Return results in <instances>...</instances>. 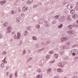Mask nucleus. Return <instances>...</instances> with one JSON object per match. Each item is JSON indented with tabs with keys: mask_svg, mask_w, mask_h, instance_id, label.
<instances>
[{
	"mask_svg": "<svg viewBox=\"0 0 78 78\" xmlns=\"http://www.w3.org/2000/svg\"><path fill=\"white\" fill-rule=\"evenodd\" d=\"M21 16H23V14H21Z\"/></svg>",
	"mask_w": 78,
	"mask_h": 78,
	"instance_id": "nucleus-54",
	"label": "nucleus"
},
{
	"mask_svg": "<svg viewBox=\"0 0 78 78\" xmlns=\"http://www.w3.org/2000/svg\"><path fill=\"white\" fill-rule=\"evenodd\" d=\"M73 27H74L75 28H76V27H78V25L75 24H74L73 25Z\"/></svg>",
	"mask_w": 78,
	"mask_h": 78,
	"instance_id": "nucleus-17",
	"label": "nucleus"
},
{
	"mask_svg": "<svg viewBox=\"0 0 78 78\" xmlns=\"http://www.w3.org/2000/svg\"><path fill=\"white\" fill-rule=\"evenodd\" d=\"M37 7V5H34V8H36Z\"/></svg>",
	"mask_w": 78,
	"mask_h": 78,
	"instance_id": "nucleus-32",
	"label": "nucleus"
},
{
	"mask_svg": "<svg viewBox=\"0 0 78 78\" xmlns=\"http://www.w3.org/2000/svg\"><path fill=\"white\" fill-rule=\"evenodd\" d=\"M53 53V51H50V54H52V53Z\"/></svg>",
	"mask_w": 78,
	"mask_h": 78,
	"instance_id": "nucleus-38",
	"label": "nucleus"
},
{
	"mask_svg": "<svg viewBox=\"0 0 78 78\" xmlns=\"http://www.w3.org/2000/svg\"><path fill=\"white\" fill-rule=\"evenodd\" d=\"M76 55H78V51H76Z\"/></svg>",
	"mask_w": 78,
	"mask_h": 78,
	"instance_id": "nucleus-39",
	"label": "nucleus"
},
{
	"mask_svg": "<svg viewBox=\"0 0 78 78\" xmlns=\"http://www.w3.org/2000/svg\"><path fill=\"white\" fill-rule=\"evenodd\" d=\"M3 65H4V64L3 63H2L1 64V66L3 67Z\"/></svg>",
	"mask_w": 78,
	"mask_h": 78,
	"instance_id": "nucleus-41",
	"label": "nucleus"
},
{
	"mask_svg": "<svg viewBox=\"0 0 78 78\" xmlns=\"http://www.w3.org/2000/svg\"><path fill=\"white\" fill-rule=\"evenodd\" d=\"M16 20L17 23L19 22H20V18H17Z\"/></svg>",
	"mask_w": 78,
	"mask_h": 78,
	"instance_id": "nucleus-20",
	"label": "nucleus"
},
{
	"mask_svg": "<svg viewBox=\"0 0 78 78\" xmlns=\"http://www.w3.org/2000/svg\"><path fill=\"white\" fill-rule=\"evenodd\" d=\"M58 56H59V55H57L56 54H54V57L56 58V59L58 58Z\"/></svg>",
	"mask_w": 78,
	"mask_h": 78,
	"instance_id": "nucleus-14",
	"label": "nucleus"
},
{
	"mask_svg": "<svg viewBox=\"0 0 78 78\" xmlns=\"http://www.w3.org/2000/svg\"><path fill=\"white\" fill-rule=\"evenodd\" d=\"M71 78H78V77L75 76H74L73 77Z\"/></svg>",
	"mask_w": 78,
	"mask_h": 78,
	"instance_id": "nucleus-31",
	"label": "nucleus"
},
{
	"mask_svg": "<svg viewBox=\"0 0 78 78\" xmlns=\"http://www.w3.org/2000/svg\"><path fill=\"white\" fill-rule=\"evenodd\" d=\"M5 3H6V1H4L3 2L2 1L0 2V4L1 5H3Z\"/></svg>",
	"mask_w": 78,
	"mask_h": 78,
	"instance_id": "nucleus-16",
	"label": "nucleus"
},
{
	"mask_svg": "<svg viewBox=\"0 0 78 78\" xmlns=\"http://www.w3.org/2000/svg\"><path fill=\"white\" fill-rule=\"evenodd\" d=\"M6 52L5 51H4L3 53V55H6Z\"/></svg>",
	"mask_w": 78,
	"mask_h": 78,
	"instance_id": "nucleus-33",
	"label": "nucleus"
},
{
	"mask_svg": "<svg viewBox=\"0 0 78 78\" xmlns=\"http://www.w3.org/2000/svg\"><path fill=\"white\" fill-rule=\"evenodd\" d=\"M36 27L37 28H39L40 27L39 25H37V26H36Z\"/></svg>",
	"mask_w": 78,
	"mask_h": 78,
	"instance_id": "nucleus-30",
	"label": "nucleus"
},
{
	"mask_svg": "<svg viewBox=\"0 0 78 78\" xmlns=\"http://www.w3.org/2000/svg\"><path fill=\"white\" fill-rule=\"evenodd\" d=\"M67 47L66 46H64L63 47V48H66V49L68 48H67Z\"/></svg>",
	"mask_w": 78,
	"mask_h": 78,
	"instance_id": "nucleus-29",
	"label": "nucleus"
},
{
	"mask_svg": "<svg viewBox=\"0 0 78 78\" xmlns=\"http://www.w3.org/2000/svg\"><path fill=\"white\" fill-rule=\"evenodd\" d=\"M55 19H58V17H59V16H55Z\"/></svg>",
	"mask_w": 78,
	"mask_h": 78,
	"instance_id": "nucleus-27",
	"label": "nucleus"
},
{
	"mask_svg": "<svg viewBox=\"0 0 78 78\" xmlns=\"http://www.w3.org/2000/svg\"><path fill=\"white\" fill-rule=\"evenodd\" d=\"M54 78H59V77L57 76H56L54 77Z\"/></svg>",
	"mask_w": 78,
	"mask_h": 78,
	"instance_id": "nucleus-37",
	"label": "nucleus"
},
{
	"mask_svg": "<svg viewBox=\"0 0 78 78\" xmlns=\"http://www.w3.org/2000/svg\"><path fill=\"white\" fill-rule=\"evenodd\" d=\"M47 72L48 74H50L51 72V68H48L47 69Z\"/></svg>",
	"mask_w": 78,
	"mask_h": 78,
	"instance_id": "nucleus-6",
	"label": "nucleus"
},
{
	"mask_svg": "<svg viewBox=\"0 0 78 78\" xmlns=\"http://www.w3.org/2000/svg\"><path fill=\"white\" fill-rule=\"evenodd\" d=\"M70 12L71 14H74V13H75V11L74 10H71L70 11Z\"/></svg>",
	"mask_w": 78,
	"mask_h": 78,
	"instance_id": "nucleus-11",
	"label": "nucleus"
},
{
	"mask_svg": "<svg viewBox=\"0 0 78 78\" xmlns=\"http://www.w3.org/2000/svg\"><path fill=\"white\" fill-rule=\"evenodd\" d=\"M6 58H4V60H3V61H5V60H6Z\"/></svg>",
	"mask_w": 78,
	"mask_h": 78,
	"instance_id": "nucleus-45",
	"label": "nucleus"
},
{
	"mask_svg": "<svg viewBox=\"0 0 78 78\" xmlns=\"http://www.w3.org/2000/svg\"><path fill=\"white\" fill-rule=\"evenodd\" d=\"M12 74H11L10 75V78H12Z\"/></svg>",
	"mask_w": 78,
	"mask_h": 78,
	"instance_id": "nucleus-28",
	"label": "nucleus"
},
{
	"mask_svg": "<svg viewBox=\"0 0 78 78\" xmlns=\"http://www.w3.org/2000/svg\"><path fill=\"white\" fill-rule=\"evenodd\" d=\"M62 41H66V40H67V37H66V38H62L61 39Z\"/></svg>",
	"mask_w": 78,
	"mask_h": 78,
	"instance_id": "nucleus-10",
	"label": "nucleus"
},
{
	"mask_svg": "<svg viewBox=\"0 0 78 78\" xmlns=\"http://www.w3.org/2000/svg\"><path fill=\"white\" fill-rule=\"evenodd\" d=\"M63 53H64V52H60V54H61V55H63Z\"/></svg>",
	"mask_w": 78,
	"mask_h": 78,
	"instance_id": "nucleus-35",
	"label": "nucleus"
},
{
	"mask_svg": "<svg viewBox=\"0 0 78 78\" xmlns=\"http://www.w3.org/2000/svg\"><path fill=\"white\" fill-rule=\"evenodd\" d=\"M58 67H64L63 64H62V63L61 62L58 63Z\"/></svg>",
	"mask_w": 78,
	"mask_h": 78,
	"instance_id": "nucleus-5",
	"label": "nucleus"
},
{
	"mask_svg": "<svg viewBox=\"0 0 78 78\" xmlns=\"http://www.w3.org/2000/svg\"><path fill=\"white\" fill-rule=\"evenodd\" d=\"M75 47V45H73V47Z\"/></svg>",
	"mask_w": 78,
	"mask_h": 78,
	"instance_id": "nucleus-51",
	"label": "nucleus"
},
{
	"mask_svg": "<svg viewBox=\"0 0 78 78\" xmlns=\"http://www.w3.org/2000/svg\"><path fill=\"white\" fill-rule=\"evenodd\" d=\"M55 62V60H54L53 61H52V62Z\"/></svg>",
	"mask_w": 78,
	"mask_h": 78,
	"instance_id": "nucleus-46",
	"label": "nucleus"
},
{
	"mask_svg": "<svg viewBox=\"0 0 78 78\" xmlns=\"http://www.w3.org/2000/svg\"><path fill=\"white\" fill-rule=\"evenodd\" d=\"M3 36H2V34H0V37H2Z\"/></svg>",
	"mask_w": 78,
	"mask_h": 78,
	"instance_id": "nucleus-44",
	"label": "nucleus"
},
{
	"mask_svg": "<svg viewBox=\"0 0 78 78\" xmlns=\"http://www.w3.org/2000/svg\"><path fill=\"white\" fill-rule=\"evenodd\" d=\"M72 53H73V55L74 56H75V53L73 52Z\"/></svg>",
	"mask_w": 78,
	"mask_h": 78,
	"instance_id": "nucleus-40",
	"label": "nucleus"
},
{
	"mask_svg": "<svg viewBox=\"0 0 78 78\" xmlns=\"http://www.w3.org/2000/svg\"><path fill=\"white\" fill-rule=\"evenodd\" d=\"M7 75H8V73H6Z\"/></svg>",
	"mask_w": 78,
	"mask_h": 78,
	"instance_id": "nucleus-50",
	"label": "nucleus"
},
{
	"mask_svg": "<svg viewBox=\"0 0 78 78\" xmlns=\"http://www.w3.org/2000/svg\"><path fill=\"white\" fill-rule=\"evenodd\" d=\"M8 69H9L8 67H7L6 69V70H8Z\"/></svg>",
	"mask_w": 78,
	"mask_h": 78,
	"instance_id": "nucleus-52",
	"label": "nucleus"
},
{
	"mask_svg": "<svg viewBox=\"0 0 78 78\" xmlns=\"http://www.w3.org/2000/svg\"><path fill=\"white\" fill-rule=\"evenodd\" d=\"M7 25H8V23L5 22V25H4V27H6V26H7Z\"/></svg>",
	"mask_w": 78,
	"mask_h": 78,
	"instance_id": "nucleus-25",
	"label": "nucleus"
},
{
	"mask_svg": "<svg viewBox=\"0 0 78 78\" xmlns=\"http://www.w3.org/2000/svg\"><path fill=\"white\" fill-rule=\"evenodd\" d=\"M31 59H32V58H30V60H31Z\"/></svg>",
	"mask_w": 78,
	"mask_h": 78,
	"instance_id": "nucleus-48",
	"label": "nucleus"
},
{
	"mask_svg": "<svg viewBox=\"0 0 78 78\" xmlns=\"http://www.w3.org/2000/svg\"><path fill=\"white\" fill-rule=\"evenodd\" d=\"M33 2V0H29L27 2V3L29 5V4H30L31 3H32Z\"/></svg>",
	"mask_w": 78,
	"mask_h": 78,
	"instance_id": "nucleus-9",
	"label": "nucleus"
},
{
	"mask_svg": "<svg viewBox=\"0 0 78 78\" xmlns=\"http://www.w3.org/2000/svg\"><path fill=\"white\" fill-rule=\"evenodd\" d=\"M59 20H60V19H59Z\"/></svg>",
	"mask_w": 78,
	"mask_h": 78,
	"instance_id": "nucleus-57",
	"label": "nucleus"
},
{
	"mask_svg": "<svg viewBox=\"0 0 78 78\" xmlns=\"http://www.w3.org/2000/svg\"><path fill=\"white\" fill-rule=\"evenodd\" d=\"M15 75L16 77H17V73H16L15 74Z\"/></svg>",
	"mask_w": 78,
	"mask_h": 78,
	"instance_id": "nucleus-42",
	"label": "nucleus"
},
{
	"mask_svg": "<svg viewBox=\"0 0 78 78\" xmlns=\"http://www.w3.org/2000/svg\"><path fill=\"white\" fill-rule=\"evenodd\" d=\"M53 23H56V21H54L52 22Z\"/></svg>",
	"mask_w": 78,
	"mask_h": 78,
	"instance_id": "nucleus-34",
	"label": "nucleus"
},
{
	"mask_svg": "<svg viewBox=\"0 0 78 78\" xmlns=\"http://www.w3.org/2000/svg\"><path fill=\"white\" fill-rule=\"evenodd\" d=\"M76 50L75 49H74L73 50H71V53H73V52H76Z\"/></svg>",
	"mask_w": 78,
	"mask_h": 78,
	"instance_id": "nucleus-26",
	"label": "nucleus"
},
{
	"mask_svg": "<svg viewBox=\"0 0 78 78\" xmlns=\"http://www.w3.org/2000/svg\"><path fill=\"white\" fill-rule=\"evenodd\" d=\"M24 9V10L23 11H27V10L28 9V7H27L26 6H24L23 7V10Z\"/></svg>",
	"mask_w": 78,
	"mask_h": 78,
	"instance_id": "nucleus-8",
	"label": "nucleus"
},
{
	"mask_svg": "<svg viewBox=\"0 0 78 78\" xmlns=\"http://www.w3.org/2000/svg\"><path fill=\"white\" fill-rule=\"evenodd\" d=\"M67 21H70L71 20V18L69 16H67Z\"/></svg>",
	"mask_w": 78,
	"mask_h": 78,
	"instance_id": "nucleus-12",
	"label": "nucleus"
},
{
	"mask_svg": "<svg viewBox=\"0 0 78 78\" xmlns=\"http://www.w3.org/2000/svg\"><path fill=\"white\" fill-rule=\"evenodd\" d=\"M19 12H20V9H19Z\"/></svg>",
	"mask_w": 78,
	"mask_h": 78,
	"instance_id": "nucleus-53",
	"label": "nucleus"
},
{
	"mask_svg": "<svg viewBox=\"0 0 78 78\" xmlns=\"http://www.w3.org/2000/svg\"><path fill=\"white\" fill-rule=\"evenodd\" d=\"M67 8L69 9H72L73 8V6H72V5H71L69 4L67 5Z\"/></svg>",
	"mask_w": 78,
	"mask_h": 78,
	"instance_id": "nucleus-4",
	"label": "nucleus"
},
{
	"mask_svg": "<svg viewBox=\"0 0 78 78\" xmlns=\"http://www.w3.org/2000/svg\"><path fill=\"white\" fill-rule=\"evenodd\" d=\"M77 5H78V2H77Z\"/></svg>",
	"mask_w": 78,
	"mask_h": 78,
	"instance_id": "nucleus-55",
	"label": "nucleus"
},
{
	"mask_svg": "<svg viewBox=\"0 0 78 78\" xmlns=\"http://www.w3.org/2000/svg\"><path fill=\"white\" fill-rule=\"evenodd\" d=\"M23 0V1H24V0Z\"/></svg>",
	"mask_w": 78,
	"mask_h": 78,
	"instance_id": "nucleus-56",
	"label": "nucleus"
},
{
	"mask_svg": "<svg viewBox=\"0 0 78 78\" xmlns=\"http://www.w3.org/2000/svg\"><path fill=\"white\" fill-rule=\"evenodd\" d=\"M20 33H18L17 34V36L15 35V39H16V38H17V39H20Z\"/></svg>",
	"mask_w": 78,
	"mask_h": 78,
	"instance_id": "nucleus-2",
	"label": "nucleus"
},
{
	"mask_svg": "<svg viewBox=\"0 0 78 78\" xmlns=\"http://www.w3.org/2000/svg\"><path fill=\"white\" fill-rule=\"evenodd\" d=\"M26 53L25 51H24L23 53Z\"/></svg>",
	"mask_w": 78,
	"mask_h": 78,
	"instance_id": "nucleus-49",
	"label": "nucleus"
},
{
	"mask_svg": "<svg viewBox=\"0 0 78 78\" xmlns=\"http://www.w3.org/2000/svg\"><path fill=\"white\" fill-rule=\"evenodd\" d=\"M68 29H71L72 28V25H69L68 27Z\"/></svg>",
	"mask_w": 78,
	"mask_h": 78,
	"instance_id": "nucleus-13",
	"label": "nucleus"
},
{
	"mask_svg": "<svg viewBox=\"0 0 78 78\" xmlns=\"http://www.w3.org/2000/svg\"><path fill=\"white\" fill-rule=\"evenodd\" d=\"M50 55H47L46 56V59H47V60H48L49 59H50Z\"/></svg>",
	"mask_w": 78,
	"mask_h": 78,
	"instance_id": "nucleus-15",
	"label": "nucleus"
},
{
	"mask_svg": "<svg viewBox=\"0 0 78 78\" xmlns=\"http://www.w3.org/2000/svg\"><path fill=\"white\" fill-rule=\"evenodd\" d=\"M37 72L38 73H40V72H42V69H38L37 70Z\"/></svg>",
	"mask_w": 78,
	"mask_h": 78,
	"instance_id": "nucleus-21",
	"label": "nucleus"
},
{
	"mask_svg": "<svg viewBox=\"0 0 78 78\" xmlns=\"http://www.w3.org/2000/svg\"><path fill=\"white\" fill-rule=\"evenodd\" d=\"M78 17V15L76 14H74L73 16V18L74 19H76Z\"/></svg>",
	"mask_w": 78,
	"mask_h": 78,
	"instance_id": "nucleus-7",
	"label": "nucleus"
},
{
	"mask_svg": "<svg viewBox=\"0 0 78 78\" xmlns=\"http://www.w3.org/2000/svg\"><path fill=\"white\" fill-rule=\"evenodd\" d=\"M37 78H42V76H41L40 74H38L37 76Z\"/></svg>",
	"mask_w": 78,
	"mask_h": 78,
	"instance_id": "nucleus-19",
	"label": "nucleus"
},
{
	"mask_svg": "<svg viewBox=\"0 0 78 78\" xmlns=\"http://www.w3.org/2000/svg\"><path fill=\"white\" fill-rule=\"evenodd\" d=\"M58 72H59V73H62L63 72V69L61 68H58L57 70Z\"/></svg>",
	"mask_w": 78,
	"mask_h": 78,
	"instance_id": "nucleus-3",
	"label": "nucleus"
},
{
	"mask_svg": "<svg viewBox=\"0 0 78 78\" xmlns=\"http://www.w3.org/2000/svg\"><path fill=\"white\" fill-rule=\"evenodd\" d=\"M28 34V32H27V31H26L24 32V35L25 36H27Z\"/></svg>",
	"mask_w": 78,
	"mask_h": 78,
	"instance_id": "nucleus-22",
	"label": "nucleus"
},
{
	"mask_svg": "<svg viewBox=\"0 0 78 78\" xmlns=\"http://www.w3.org/2000/svg\"><path fill=\"white\" fill-rule=\"evenodd\" d=\"M22 41H20V45H21L22 44Z\"/></svg>",
	"mask_w": 78,
	"mask_h": 78,
	"instance_id": "nucleus-43",
	"label": "nucleus"
},
{
	"mask_svg": "<svg viewBox=\"0 0 78 78\" xmlns=\"http://www.w3.org/2000/svg\"><path fill=\"white\" fill-rule=\"evenodd\" d=\"M32 38L33 40H34V41H36V40H37V38L36 37L33 36L32 37Z\"/></svg>",
	"mask_w": 78,
	"mask_h": 78,
	"instance_id": "nucleus-23",
	"label": "nucleus"
},
{
	"mask_svg": "<svg viewBox=\"0 0 78 78\" xmlns=\"http://www.w3.org/2000/svg\"><path fill=\"white\" fill-rule=\"evenodd\" d=\"M67 33L69 34H73L75 33V31L73 30H69L67 32Z\"/></svg>",
	"mask_w": 78,
	"mask_h": 78,
	"instance_id": "nucleus-1",
	"label": "nucleus"
},
{
	"mask_svg": "<svg viewBox=\"0 0 78 78\" xmlns=\"http://www.w3.org/2000/svg\"><path fill=\"white\" fill-rule=\"evenodd\" d=\"M63 25L62 24H61V25H60V26H59L58 27V28H62V27Z\"/></svg>",
	"mask_w": 78,
	"mask_h": 78,
	"instance_id": "nucleus-24",
	"label": "nucleus"
},
{
	"mask_svg": "<svg viewBox=\"0 0 78 78\" xmlns=\"http://www.w3.org/2000/svg\"><path fill=\"white\" fill-rule=\"evenodd\" d=\"M7 62L6 61H5L4 62V63H7Z\"/></svg>",
	"mask_w": 78,
	"mask_h": 78,
	"instance_id": "nucleus-47",
	"label": "nucleus"
},
{
	"mask_svg": "<svg viewBox=\"0 0 78 78\" xmlns=\"http://www.w3.org/2000/svg\"><path fill=\"white\" fill-rule=\"evenodd\" d=\"M11 13L13 14L14 13V12L12 10L11 11Z\"/></svg>",
	"mask_w": 78,
	"mask_h": 78,
	"instance_id": "nucleus-36",
	"label": "nucleus"
},
{
	"mask_svg": "<svg viewBox=\"0 0 78 78\" xmlns=\"http://www.w3.org/2000/svg\"><path fill=\"white\" fill-rule=\"evenodd\" d=\"M11 27H8L7 28V30H8L9 31L11 32Z\"/></svg>",
	"mask_w": 78,
	"mask_h": 78,
	"instance_id": "nucleus-18",
	"label": "nucleus"
}]
</instances>
